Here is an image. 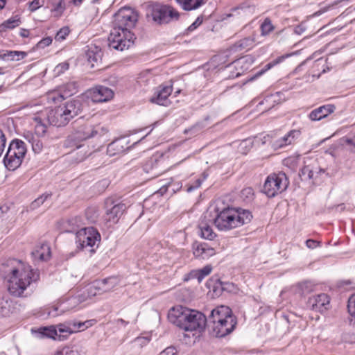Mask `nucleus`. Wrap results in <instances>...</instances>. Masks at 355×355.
<instances>
[{"instance_id":"57","label":"nucleus","mask_w":355,"mask_h":355,"mask_svg":"<svg viewBox=\"0 0 355 355\" xmlns=\"http://www.w3.org/2000/svg\"><path fill=\"white\" fill-rule=\"evenodd\" d=\"M41 6L40 0H33L30 3L29 9L31 11H34Z\"/></svg>"},{"instance_id":"13","label":"nucleus","mask_w":355,"mask_h":355,"mask_svg":"<svg viewBox=\"0 0 355 355\" xmlns=\"http://www.w3.org/2000/svg\"><path fill=\"white\" fill-rule=\"evenodd\" d=\"M109 205H112L111 200H107L106 201L107 209L105 220L109 223V225L111 226L118 223L119 218L125 211L126 206L125 204L119 202L109 208Z\"/></svg>"},{"instance_id":"10","label":"nucleus","mask_w":355,"mask_h":355,"mask_svg":"<svg viewBox=\"0 0 355 355\" xmlns=\"http://www.w3.org/2000/svg\"><path fill=\"white\" fill-rule=\"evenodd\" d=\"M98 232L92 227L82 228L76 234V243L78 248L94 247L100 241Z\"/></svg>"},{"instance_id":"2","label":"nucleus","mask_w":355,"mask_h":355,"mask_svg":"<svg viewBox=\"0 0 355 355\" xmlns=\"http://www.w3.org/2000/svg\"><path fill=\"white\" fill-rule=\"evenodd\" d=\"M215 215L212 223L220 231H230L248 223L252 218V213L241 208L232 207L214 209Z\"/></svg>"},{"instance_id":"4","label":"nucleus","mask_w":355,"mask_h":355,"mask_svg":"<svg viewBox=\"0 0 355 355\" xmlns=\"http://www.w3.org/2000/svg\"><path fill=\"white\" fill-rule=\"evenodd\" d=\"M146 16L148 21L170 22L178 21L180 14L171 6L155 3L146 7Z\"/></svg>"},{"instance_id":"64","label":"nucleus","mask_w":355,"mask_h":355,"mask_svg":"<svg viewBox=\"0 0 355 355\" xmlns=\"http://www.w3.org/2000/svg\"><path fill=\"white\" fill-rule=\"evenodd\" d=\"M116 323L117 324H123V326H126L128 324H129V322H128V321H125V320H124L123 319L119 318V319H117V320H116Z\"/></svg>"},{"instance_id":"14","label":"nucleus","mask_w":355,"mask_h":355,"mask_svg":"<svg viewBox=\"0 0 355 355\" xmlns=\"http://www.w3.org/2000/svg\"><path fill=\"white\" fill-rule=\"evenodd\" d=\"M41 114L46 117V121L49 124L54 126H64L69 123L63 115L62 109L59 107L54 110L45 109L41 111Z\"/></svg>"},{"instance_id":"62","label":"nucleus","mask_w":355,"mask_h":355,"mask_svg":"<svg viewBox=\"0 0 355 355\" xmlns=\"http://www.w3.org/2000/svg\"><path fill=\"white\" fill-rule=\"evenodd\" d=\"M19 35L22 37H27L29 35V31L26 29H21L19 32Z\"/></svg>"},{"instance_id":"30","label":"nucleus","mask_w":355,"mask_h":355,"mask_svg":"<svg viewBox=\"0 0 355 355\" xmlns=\"http://www.w3.org/2000/svg\"><path fill=\"white\" fill-rule=\"evenodd\" d=\"M254 40L250 37L243 38L237 42H236L232 46L233 51H241L245 50L248 51L250 49L254 44Z\"/></svg>"},{"instance_id":"5","label":"nucleus","mask_w":355,"mask_h":355,"mask_svg":"<svg viewBox=\"0 0 355 355\" xmlns=\"http://www.w3.org/2000/svg\"><path fill=\"white\" fill-rule=\"evenodd\" d=\"M26 151V146L23 141L17 139L12 140L3 158L5 166L10 171L16 170L21 164Z\"/></svg>"},{"instance_id":"39","label":"nucleus","mask_w":355,"mask_h":355,"mask_svg":"<svg viewBox=\"0 0 355 355\" xmlns=\"http://www.w3.org/2000/svg\"><path fill=\"white\" fill-rule=\"evenodd\" d=\"M55 355H83V354L77 348L66 347L62 350L57 352Z\"/></svg>"},{"instance_id":"6","label":"nucleus","mask_w":355,"mask_h":355,"mask_svg":"<svg viewBox=\"0 0 355 355\" xmlns=\"http://www.w3.org/2000/svg\"><path fill=\"white\" fill-rule=\"evenodd\" d=\"M135 39V34L127 28L114 27L108 38L109 46L115 50L123 51L132 46Z\"/></svg>"},{"instance_id":"31","label":"nucleus","mask_w":355,"mask_h":355,"mask_svg":"<svg viewBox=\"0 0 355 355\" xmlns=\"http://www.w3.org/2000/svg\"><path fill=\"white\" fill-rule=\"evenodd\" d=\"M176 1L184 10H196L203 3V0H176Z\"/></svg>"},{"instance_id":"34","label":"nucleus","mask_w":355,"mask_h":355,"mask_svg":"<svg viewBox=\"0 0 355 355\" xmlns=\"http://www.w3.org/2000/svg\"><path fill=\"white\" fill-rule=\"evenodd\" d=\"M45 98L49 103H58L62 101L67 97L60 91H51L46 94Z\"/></svg>"},{"instance_id":"19","label":"nucleus","mask_w":355,"mask_h":355,"mask_svg":"<svg viewBox=\"0 0 355 355\" xmlns=\"http://www.w3.org/2000/svg\"><path fill=\"white\" fill-rule=\"evenodd\" d=\"M211 213L207 212L205 214L203 218L199 223V230L200 236L209 240H212L215 238L216 234L213 231L211 225L208 223L207 221H212V218H211Z\"/></svg>"},{"instance_id":"12","label":"nucleus","mask_w":355,"mask_h":355,"mask_svg":"<svg viewBox=\"0 0 355 355\" xmlns=\"http://www.w3.org/2000/svg\"><path fill=\"white\" fill-rule=\"evenodd\" d=\"M172 92L173 86L171 84H162L155 89L150 101L159 105L168 106L171 103L168 96Z\"/></svg>"},{"instance_id":"42","label":"nucleus","mask_w":355,"mask_h":355,"mask_svg":"<svg viewBox=\"0 0 355 355\" xmlns=\"http://www.w3.org/2000/svg\"><path fill=\"white\" fill-rule=\"evenodd\" d=\"M51 195L49 193H44L37 199H35L31 205V207L33 209H37L40 206H41L48 198H49Z\"/></svg>"},{"instance_id":"59","label":"nucleus","mask_w":355,"mask_h":355,"mask_svg":"<svg viewBox=\"0 0 355 355\" xmlns=\"http://www.w3.org/2000/svg\"><path fill=\"white\" fill-rule=\"evenodd\" d=\"M92 53V51L88 52V53H87L88 60L89 62H96L98 61V58H100V55L98 54H94L93 56H92V55H91Z\"/></svg>"},{"instance_id":"11","label":"nucleus","mask_w":355,"mask_h":355,"mask_svg":"<svg viewBox=\"0 0 355 355\" xmlns=\"http://www.w3.org/2000/svg\"><path fill=\"white\" fill-rule=\"evenodd\" d=\"M119 283L118 277L114 276L96 280L89 286L87 288L88 293L89 295L95 296L101 293L108 292L116 286Z\"/></svg>"},{"instance_id":"23","label":"nucleus","mask_w":355,"mask_h":355,"mask_svg":"<svg viewBox=\"0 0 355 355\" xmlns=\"http://www.w3.org/2000/svg\"><path fill=\"white\" fill-rule=\"evenodd\" d=\"M216 316L218 317V319L221 320H230V319H236V318L232 315V310L226 306H220L214 309L207 320H215Z\"/></svg>"},{"instance_id":"37","label":"nucleus","mask_w":355,"mask_h":355,"mask_svg":"<svg viewBox=\"0 0 355 355\" xmlns=\"http://www.w3.org/2000/svg\"><path fill=\"white\" fill-rule=\"evenodd\" d=\"M253 143L254 141L251 138L243 140L238 147L239 151L242 154H247L252 148Z\"/></svg>"},{"instance_id":"1","label":"nucleus","mask_w":355,"mask_h":355,"mask_svg":"<svg viewBox=\"0 0 355 355\" xmlns=\"http://www.w3.org/2000/svg\"><path fill=\"white\" fill-rule=\"evenodd\" d=\"M1 271L8 279L9 293L15 297H21L32 282L39 279V272L34 270L29 265L12 259L2 264Z\"/></svg>"},{"instance_id":"55","label":"nucleus","mask_w":355,"mask_h":355,"mask_svg":"<svg viewBox=\"0 0 355 355\" xmlns=\"http://www.w3.org/2000/svg\"><path fill=\"white\" fill-rule=\"evenodd\" d=\"M16 27L14 24H1L0 33L6 32L8 29H13Z\"/></svg>"},{"instance_id":"52","label":"nucleus","mask_w":355,"mask_h":355,"mask_svg":"<svg viewBox=\"0 0 355 355\" xmlns=\"http://www.w3.org/2000/svg\"><path fill=\"white\" fill-rule=\"evenodd\" d=\"M345 143L349 146V150L355 153V135L351 138H346Z\"/></svg>"},{"instance_id":"18","label":"nucleus","mask_w":355,"mask_h":355,"mask_svg":"<svg viewBox=\"0 0 355 355\" xmlns=\"http://www.w3.org/2000/svg\"><path fill=\"white\" fill-rule=\"evenodd\" d=\"M300 135L301 131L300 130H291L284 137L273 141L272 148L274 149H279L291 145Z\"/></svg>"},{"instance_id":"28","label":"nucleus","mask_w":355,"mask_h":355,"mask_svg":"<svg viewBox=\"0 0 355 355\" xmlns=\"http://www.w3.org/2000/svg\"><path fill=\"white\" fill-rule=\"evenodd\" d=\"M254 10V7L250 6L248 3L245 2L240 4L239 6L233 8L232 9V13L226 14L225 17H223V20L227 19L228 17L233 16L236 12L237 14H247V12H250Z\"/></svg>"},{"instance_id":"32","label":"nucleus","mask_w":355,"mask_h":355,"mask_svg":"<svg viewBox=\"0 0 355 355\" xmlns=\"http://www.w3.org/2000/svg\"><path fill=\"white\" fill-rule=\"evenodd\" d=\"M211 270L212 267L210 265H207L201 269L192 270L191 275L200 282L205 277L211 273Z\"/></svg>"},{"instance_id":"45","label":"nucleus","mask_w":355,"mask_h":355,"mask_svg":"<svg viewBox=\"0 0 355 355\" xmlns=\"http://www.w3.org/2000/svg\"><path fill=\"white\" fill-rule=\"evenodd\" d=\"M70 33L69 28L68 26H64L60 29V31L57 33L55 37V40L56 41H62Z\"/></svg>"},{"instance_id":"47","label":"nucleus","mask_w":355,"mask_h":355,"mask_svg":"<svg viewBox=\"0 0 355 355\" xmlns=\"http://www.w3.org/2000/svg\"><path fill=\"white\" fill-rule=\"evenodd\" d=\"M8 55L11 58V60H20L24 58L27 53L24 51H10Z\"/></svg>"},{"instance_id":"44","label":"nucleus","mask_w":355,"mask_h":355,"mask_svg":"<svg viewBox=\"0 0 355 355\" xmlns=\"http://www.w3.org/2000/svg\"><path fill=\"white\" fill-rule=\"evenodd\" d=\"M64 94L67 96H70L76 92V83H69L63 87Z\"/></svg>"},{"instance_id":"35","label":"nucleus","mask_w":355,"mask_h":355,"mask_svg":"<svg viewBox=\"0 0 355 355\" xmlns=\"http://www.w3.org/2000/svg\"><path fill=\"white\" fill-rule=\"evenodd\" d=\"M58 330V339L63 340L71 334V330L68 327L67 322L59 324L56 326Z\"/></svg>"},{"instance_id":"9","label":"nucleus","mask_w":355,"mask_h":355,"mask_svg":"<svg viewBox=\"0 0 355 355\" xmlns=\"http://www.w3.org/2000/svg\"><path fill=\"white\" fill-rule=\"evenodd\" d=\"M107 132L108 130L103 125L87 123L79 126L75 133L71 136V139L84 141L92 137H102Z\"/></svg>"},{"instance_id":"26","label":"nucleus","mask_w":355,"mask_h":355,"mask_svg":"<svg viewBox=\"0 0 355 355\" xmlns=\"http://www.w3.org/2000/svg\"><path fill=\"white\" fill-rule=\"evenodd\" d=\"M24 139L31 144L33 151L39 154L42 152L43 149V142L42 141L40 137H35L32 132H27L24 135Z\"/></svg>"},{"instance_id":"56","label":"nucleus","mask_w":355,"mask_h":355,"mask_svg":"<svg viewBox=\"0 0 355 355\" xmlns=\"http://www.w3.org/2000/svg\"><path fill=\"white\" fill-rule=\"evenodd\" d=\"M77 322L78 321H69V322H67L68 327H69L71 329V334L78 332Z\"/></svg>"},{"instance_id":"60","label":"nucleus","mask_w":355,"mask_h":355,"mask_svg":"<svg viewBox=\"0 0 355 355\" xmlns=\"http://www.w3.org/2000/svg\"><path fill=\"white\" fill-rule=\"evenodd\" d=\"M170 186V184H163L161 188L157 191V193H159L161 196L164 195L168 189V187Z\"/></svg>"},{"instance_id":"29","label":"nucleus","mask_w":355,"mask_h":355,"mask_svg":"<svg viewBox=\"0 0 355 355\" xmlns=\"http://www.w3.org/2000/svg\"><path fill=\"white\" fill-rule=\"evenodd\" d=\"M291 54H286L281 55L272 62L268 63L266 65L264 66L263 69H261L260 71H259L252 78H251V80L254 79L257 77H259L261 76L263 73H264L266 71L273 67L274 66L281 63L283 62L286 58L290 57Z\"/></svg>"},{"instance_id":"25","label":"nucleus","mask_w":355,"mask_h":355,"mask_svg":"<svg viewBox=\"0 0 355 355\" xmlns=\"http://www.w3.org/2000/svg\"><path fill=\"white\" fill-rule=\"evenodd\" d=\"M32 256L34 259L39 261H46L51 257V249L48 244L42 243L35 247L32 252Z\"/></svg>"},{"instance_id":"58","label":"nucleus","mask_w":355,"mask_h":355,"mask_svg":"<svg viewBox=\"0 0 355 355\" xmlns=\"http://www.w3.org/2000/svg\"><path fill=\"white\" fill-rule=\"evenodd\" d=\"M304 24H299L294 28V32L297 35H301L305 31Z\"/></svg>"},{"instance_id":"21","label":"nucleus","mask_w":355,"mask_h":355,"mask_svg":"<svg viewBox=\"0 0 355 355\" xmlns=\"http://www.w3.org/2000/svg\"><path fill=\"white\" fill-rule=\"evenodd\" d=\"M334 110L335 106L333 105H322L312 110L309 114V119L312 121H320L329 116Z\"/></svg>"},{"instance_id":"16","label":"nucleus","mask_w":355,"mask_h":355,"mask_svg":"<svg viewBox=\"0 0 355 355\" xmlns=\"http://www.w3.org/2000/svg\"><path fill=\"white\" fill-rule=\"evenodd\" d=\"M114 22H137L139 12L130 7H123L114 14Z\"/></svg>"},{"instance_id":"43","label":"nucleus","mask_w":355,"mask_h":355,"mask_svg":"<svg viewBox=\"0 0 355 355\" xmlns=\"http://www.w3.org/2000/svg\"><path fill=\"white\" fill-rule=\"evenodd\" d=\"M300 175L304 180H311L313 178V171L310 166H305L301 169Z\"/></svg>"},{"instance_id":"46","label":"nucleus","mask_w":355,"mask_h":355,"mask_svg":"<svg viewBox=\"0 0 355 355\" xmlns=\"http://www.w3.org/2000/svg\"><path fill=\"white\" fill-rule=\"evenodd\" d=\"M52 41L53 40L51 37H44L37 43V44L35 46V49L37 50L43 49L45 47L49 46L52 43Z\"/></svg>"},{"instance_id":"49","label":"nucleus","mask_w":355,"mask_h":355,"mask_svg":"<svg viewBox=\"0 0 355 355\" xmlns=\"http://www.w3.org/2000/svg\"><path fill=\"white\" fill-rule=\"evenodd\" d=\"M260 28H261L262 35H267L271 31H272L275 28L272 24H261Z\"/></svg>"},{"instance_id":"20","label":"nucleus","mask_w":355,"mask_h":355,"mask_svg":"<svg viewBox=\"0 0 355 355\" xmlns=\"http://www.w3.org/2000/svg\"><path fill=\"white\" fill-rule=\"evenodd\" d=\"M62 109L63 115L69 122L80 112V103L79 101L67 102L64 105L59 106Z\"/></svg>"},{"instance_id":"24","label":"nucleus","mask_w":355,"mask_h":355,"mask_svg":"<svg viewBox=\"0 0 355 355\" xmlns=\"http://www.w3.org/2000/svg\"><path fill=\"white\" fill-rule=\"evenodd\" d=\"M33 119L36 122L35 126V134L33 135L37 137H44L47 130L46 117L42 115L40 111L37 113V115L33 117Z\"/></svg>"},{"instance_id":"63","label":"nucleus","mask_w":355,"mask_h":355,"mask_svg":"<svg viewBox=\"0 0 355 355\" xmlns=\"http://www.w3.org/2000/svg\"><path fill=\"white\" fill-rule=\"evenodd\" d=\"M247 58H241V59H239L237 60L236 62H235V64H236V67H239L240 66L241 64L244 63L245 61H247Z\"/></svg>"},{"instance_id":"27","label":"nucleus","mask_w":355,"mask_h":355,"mask_svg":"<svg viewBox=\"0 0 355 355\" xmlns=\"http://www.w3.org/2000/svg\"><path fill=\"white\" fill-rule=\"evenodd\" d=\"M125 148V141L123 139H116L107 146V153L110 157L114 156L123 153Z\"/></svg>"},{"instance_id":"17","label":"nucleus","mask_w":355,"mask_h":355,"mask_svg":"<svg viewBox=\"0 0 355 355\" xmlns=\"http://www.w3.org/2000/svg\"><path fill=\"white\" fill-rule=\"evenodd\" d=\"M90 96L94 102H106L113 98L114 92L108 87L98 85L90 90Z\"/></svg>"},{"instance_id":"38","label":"nucleus","mask_w":355,"mask_h":355,"mask_svg":"<svg viewBox=\"0 0 355 355\" xmlns=\"http://www.w3.org/2000/svg\"><path fill=\"white\" fill-rule=\"evenodd\" d=\"M241 198L243 201L246 202H249L253 200L254 198V191L251 187L244 188L241 191Z\"/></svg>"},{"instance_id":"22","label":"nucleus","mask_w":355,"mask_h":355,"mask_svg":"<svg viewBox=\"0 0 355 355\" xmlns=\"http://www.w3.org/2000/svg\"><path fill=\"white\" fill-rule=\"evenodd\" d=\"M216 251L206 243L196 244L193 246V254L196 258L207 259L214 255Z\"/></svg>"},{"instance_id":"41","label":"nucleus","mask_w":355,"mask_h":355,"mask_svg":"<svg viewBox=\"0 0 355 355\" xmlns=\"http://www.w3.org/2000/svg\"><path fill=\"white\" fill-rule=\"evenodd\" d=\"M157 165V159L151 157L150 159L146 161V162L144 165V171L147 173H149L150 172H153L154 171L156 170Z\"/></svg>"},{"instance_id":"7","label":"nucleus","mask_w":355,"mask_h":355,"mask_svg":"<svg viewBox=\"0 0 355 355\" xmlns=\"http://www.w3.org/2000/svg\"><path fill=\"white\" fill-rule=\"evenodd\" d=\"M288 180L284 173L271 174L265 181L263 192L269 198H272L286 189Z\"/></svg>"},{"instance_id":"51","label":"nucleus","mask_w":355,"mask_h":355,"mask_svg":"<svg viewBox=\"0 0 355 355\" xmlns=\"http://www.w3.org/2000/svg\"><path fill=\"white\" fill-rule=\"evenodd\" d=\"M159 355H177V350L173 347H168L161 352Z\"/></svg>"},{"instance_id":"48","label":"nucleus","mask_w":355,"mask_h":355,"mask_svg":"<svg viewBox=\"0 0 355 355\" xmlns=\"http://www.w3.org/2000/svg\"><path fill=\"white\" fill-rule=\"evenodd\" d=\"M94 324V322L93 320H86L85 322H77L78 332L87 329Z\"/></svg>"},{"instance_id":"40","label":"nucleus","mask_w":355,"mask_h":355,"mask_svg":"<svg viewBox=\"0 0 355 355\" xmlns=\"http://www.w3.org/2000/svg\"><path fill=\"white\" fill-rule=\"evenodd\" d=\"M87 148V146L84 144H80L76 146V150H78L76 155H78L76 159L77 162H82L88 156L86 151Z\"/></svg>"},{"instance_id":"61","label":"nucleus","mask_w":355,"mask_h":355,"mask_svg":"<svg viewBox=\"0 0 355 355\" xmlns=\"http://www.w3.org/2000/svg\"><path fill=\"white\" fill-rule=\"evenodd\" d=\"M201 183H202V180H200V179H198V180H196V185L195 187H189V188H188V189H187V191H193V189H196V188L199 187L201 185Z\"/></svg>"},{"instance_id":"36","label":"nucleus","mask_w":355,"mask_h":355,"mask_svg":"<svg viewBox=\"0 0 355 355\" xmlns=\"http://www.w3.org/2000/svg\"><path fill=\"white\" fill-rule=\"evenodd\" d=\"M68 307L65 306L64 303H61L58 306H53L48 310V315L51 317H57L63 314L68 311Z\"/></svg>"},{"instance_id":"54","label":"nucleus","mask_w":355,"mask_h":355,"mask_svg":"<svg viewBox=\"0 0 355 355\" xmlns=\"http://www.w3.org/2000/svg\"><path fill=\"white\" fill-rule=\"evenodd\" d=\"M69 69V64L67 62H62L59 64L56 67L55 70L58 73H62Z\"/></svg>"},{"instance_id":"33","label":"nucleus","mask_w":355,"mask_h":355,"mask_svg":"<svg viewBox=\"0 0 355 355\" xmlns=\"http://www.w3.org/2000/svg\"><path fill=\"white\" fill-rule=\"evenodd\" d=\"M38 332L42 335V337H46L58 339V330L55 326L44 327L39 329Z\"/></svg>"},{"instance_id":"50","label":"nucleus","mask_w":355,"mask_h":355,"mask_svg":"<svg viewBox=\"0 0 355 355\" xmlns=\"http://www.w3.org/2000/svg\"><path fill=\"white\" fill-rule=\"evenodd\" d=\"M6 139L5 135L3 133L2 130H0V157L1 156L3 152L4 151V148L6 147Z\"/></svg>"},{"instance_id":"8","label":"nucleus","mask_w":355,"mask_h":355,"mask_svg":"<svg viewBox=\"0 0 355 355\" xmlns=\"http://www.w3.org/2000/svg\"><path fill=\"white\" fill-rule=\"evenodd\" d=\"M215 320H207L206 324L213 336L222 338L230 334L235 328L237 322L236 319L230 320H221L216 316Z\"/></svg>"},{"instance_id":"3","label":"nucleus","mask_w":355,"mask_h":355,"mask_svg":"<svg viewBox=\"0 0 355 355\" xmlns=\"http://www.w3.org/2000/svg\"><path fill=\"white\" fill-rule=\"evenodd\" d=\"M169 321L185 331H202L206 325L205 315L182 306L171 308L168 313Z\"/></svg>"},{"instance_id":"53","label":"nucleus","mask_w":355,"mask_h":355,"mask_svg":"<svg viewBox=\"0 0 355 355\" xmlns=\"http://www.w3.org/2000/svg\"><path fill=\"white\" fill-rule=\"evenodd\" d=\"M306 245L308 248L314 249L320 245V242L313 239H308L306 241Z\"/></svg>"},{"instance_id":"15","label":"nucleus","mask_w":355,"mask_h":355,"mask_svg":"<svg viewBox=\"0 0 355 355\" xmlns=\"http://www.w3.org/2000/svg\"><path fill=\"white\" fill-rule=\"evenodd\" d=\"M330 299L325 293H320L310 297L308 300L307 304L311 309L319 312H323L328 309Z\"/></svg>"}]
</instances>
